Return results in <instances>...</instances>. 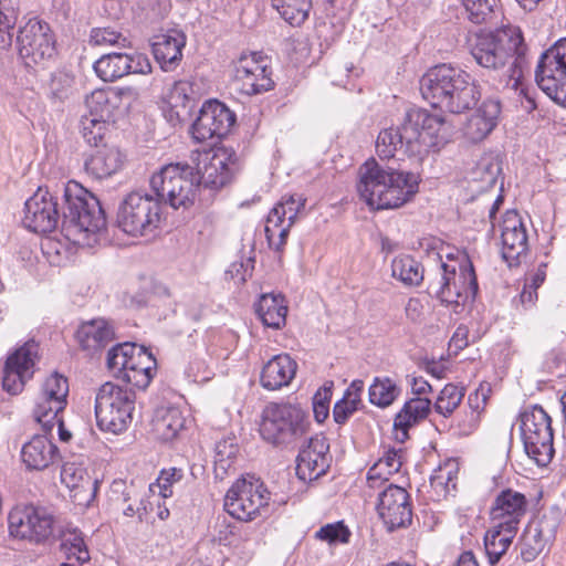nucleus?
Here are the masks:
<instances>
[{"mask_svg": "<svg viewBox=\"0 0 566 566\" xmlns=\"http://www.w3.org/2000/svg\"><path fill=\"white\" fill-rule=\"evenodd\" d=\"M448 143L446 120L427 109L409 108L400 125L382 129L376 140L380 161L368 158L358 169L357 191L375 210L399 208L419 190V177L390 161L399 149L408 156L422 157L439 151Z\"/></svg>", "mask_w": 566, "mask_h": 566, "instance_id": "f257e3e1", "label": "nucleus"}, {"mask_svg": "<svg viewBox=\"0 0 566 566\" xmlns=\"http://www.w3.org/2000/svg\"><path fill=\"white\" fill-rule=\"evenodd\" d=\"M420 92L433 107L452 114L472 109L482 96L468 72L447 63L434 65L422 75Z\"/></svg>", "mask_w": 566, "mask_h": 566, "instance_id": "f03ea898", "label": "nucleus"}, {"mask_svg": "<svg viewBox=\"0 0 566 566\" xmlns=\"http://www.w3.org/2000/svg\"><path fill=\"white\" fill-rule=\"evenodd\" d=\"M470 53L475 62L485 69L499 70L513 59L501 80L503 87L520 91V94L530 103L531 108L536 107L535 97L531 90L524 85V70L528 63L526 60L527 45L525 38H475Z\"/></svg>", "mask_w": 566, "mask_h": 566, "instance_id": "7ed1b4c3", "label": "nucleus"}, {"mask_svg": "<svg viewBox=\"0 0 566 566\" xmlns=\"http://www.w3.org/2000/svg\"><path fill=\"white\" fill-rule=\"evenodd\" d=\"M62 234L72 242H80L88 233L106 228L107 218L98 198L75 180L62 186Z\"/></svg>", "mask_w": 566, "mask_h": 566, "instance_id": "20e7f679", "label": "nucleus"}, {"mask_svg": "<svg viewBox=\"0 0 566 566\" xmlns=\"http://www.w3.org/2000/svg\"><path fill=\"white\" fill-rule=\"evenodd\" d=\"M308 413L297 403H269L262 413L260 434L269 443L287 448L307 433Z\"/></svg>", "mask_w": 566, "mask_h": 566, "instance_id": "39448f33", "label": "nucleus"}, {"mask_svg": "<svg viewBox=\"0 0 566 566\" xmlns=\"http://www.w3.org/2000/svg\"><path fill=\"white\" fill-rule=\"evenodd\" d=\"M196 182L199 199L206 203L213 200L216 193L231 184L241 170V158L232 147L222 146L212 155L198 154L196 159Z\"/></svg>", "mask_w": 566, "mask_h": 566, "instance_id": "423d86ee", "label": "nucleus"}, {"mask_svg": "<svg viewBox=\"0 0 566 566\" xmlns=\"http://www.w3.org/2000/svg\"><path fill=\"white\" fill-rule=\"evenodd\" d=\"M150 189L159 201L174 209L189 208L199 196L195 168L187 163H170L150 178Z\"/></svg>", "mask_w": 566, "mask_h": 566, "instance_id": "0eeeda50", "label": "nucleus"}, {"mask_svg": "<svg viewBox=\"0 0 566 566\" xmlns=\"http://www.w3.org/2000/svg\"><path fill=\"white\" fill-rule=\"evenodd\" d=\"M520 430L525 453L538 467H547L555 454L552 418L539 405L520 412Z\"/></svg>", "mask_w": 566, "mask_h": 566, "instance_id": "6e6552de", "label": "nucleus"}, {"mask_svg": "<svg viewBox=\"0 0 566 566\" xmlns=\"http://www.w3.org/2000/svg\"><path fill=\"white\" fill-rule=\"evenodd\" d=\"M455 277V266L441 262L438 275L428 283L427 292L442 305L454 306V312L458 313L457 307L464 306L469 300L473 302L479 292L475 270L468 256L460 264V280L463 289L458 286Z\"/></svg>", "mask_w": 566, "mask_h": 566, "instance_id": "1a4fd4ad", "label": "nucleus"}, {"mask_svg": "<svg viewBox=\"0 0 566 566\" xmlns=\"http://www.w3.org/2000/svg\"><path fill=\"white\" fill-rule=\"evenodd\" d=\"M136 394L111 381L103 384L95 397L96 423L102 431L120 433L132 421Z\"/></svg>", "mask_w": 566, "mask_h": 566, "instance_id": "9d476101", "label": "nucleus"}, {"mask_svg": "<svg viewBox=\"0 0 566 566\" xmlns=\"http://www.w3.org/2000/svg\"><path fill=\"white\" fill-rule=\"evenodd\" d=\"M161 202L157 196L132 191L119 201L116 226L125 233L137 237L153 233L160 222Z\"/></svg>", "mask_w": 566, "mask_h": 566, "instance_id": "9b49d317", "label": "nucleus"}, {"mask_svg": "<svg viewBox=\"0 0 566 566\" xmlns=\"http://www.w3.org/2000/svg\"><path fill=\"white\" fill-rule=\"evenodd\" d=\"M537 86L556 104L566 107V38L542 53L536 71Z\"/></svg>", "mask_w": 566, "mask_h": 566, "instance_id": "f8f14e48", "label": "nucleus"}, {"mask_svg": "<svg viewBox=\"0 0 566 566\" xmlns=\"http://www.w3.org/2000/svg\"><path fill=\"white\" fill-rule=\"evenodd\" d=\"M269 499L270 492L263 482L254 475H248L237 480L228 490L224 510L234 518L248 522L261 515Z\"/></svg>", "mask_w": 566, "mask_h": 566, "instance_id": "ddd939ff", "label": "nucleus"}, {"mask_svg": "<svg viewBox=\"0 0 566 566\" xmlns=\"http://www.w3.org/2000/svg\"><path fill=\"white\" fill-rule=\"evenodd\" d=\"M8 524L11 536L40 544L52 536L54 517L44 507L24 505L9 513Z\"/></svg>", "mask_w": 566, "mask_h": 566, "instance_id": "4468645a", "label": "nucleus"}, {"mask_svg": "<svg viewBox=\"0 0 566 566\" xmlns=\"http://www.w3.org/2000/svg\"><path fill=\"white\" fill-rule=\"evenodd\" d=\"M235 120V114L224 103L208 99L200 107L190 134L197 143L220 139L228 135Z\"/></svg>", "mask_w": 566, "mask_h": 566, "instance_id": "2eb2a0df", "label": "nucleus"}, {"mask_svg": "<svg viewBox=\"0 0 566 566\" xmlns=\"http://www.w3.org/2000/svg\"><path fill=\"white\" fill-rule=\"evenodd\" d=\"M22 222L34 233H49L62 227L61 205L48 189L39 187L24 203Z\"/></svg>", "mask_w": 566, "mask_h": 566, "instance_id": "dca6fc26", "label": "nucleus"}, {"mask_svg": "<svg viewBox=\"0 0 566 566\" xmlns=\"http://www.w3.org/2000/svg\"><path fill=\"white\" fill-rule=\"evenodd\" d=\"M377 512L389 532L407 527L412 521L409 493L399 485L388 484L379 493Z\"/></svg>", "mask_w": 566, "mask_h": 566, "instance_id": "f3484780", "label": "nucleus"}, {"mask_svg": "<svg viewBox=\"0 0 566 566\" xmlns=\"http://www.w3.org/2000/svg\"><path fill=\"white\" fill-rule=\"evenodd\" d=\"M331 467L329 443L322 434L307 440L296 457V475L302 481H315Z\"/></svg>", "mask_w": 566, "mask_h": 566, "instance_id": "a211bd4d", "label": "nucleus"}, {"mask_svg": "<svg viewBox=\"0 0 566 566\" xmlns=\"http://www.w3.org/2000/svg\"><path fill=\"white\" fill-rule=\"evenodd\" d=\"M39 357V344L29 339L8 356L2 377V388L11 395H18L25 385V374L34 366Z\"/></svg>", "mask_w": 566, "mask_h": 566, "instance_id": "6ab92c4d", "label": "nucleus"}, {"mask_svg": "<svg viewBox=\"0 0 566 566\" xmlns=\"http://www.w3.org/2000/svg\"><path fill=\"white\" fill-rule=\"evenodd\" d=\"M527 506L528 500L525 494L507 488L495 496L490 516L493 524H501L518 531V525L527 512Z\"/></svg>", "mask_w": 566, "mask_h": 566, "instance_id": "aec40b11", "label": "nucleus"}, {"mask_svg": "<svg viewBox=\"0 0 566 566\" xmlns=\"http://www.w3.org/2000/svg\"><path fill=\"white\" fill-rule=\"evenodd\" d=\"M135 94L132 87L101 88L93 91L85 99L88 117L114 124L124 97Z\"/></svg>", "mask_w": 566, "mask_h": 566, "instance_id": "412c9836", "label": "nucleus"}, {"mask_svg": "<svg viewBox=\"0 0 566 566\" xmlns=\"http://www.w3.org/2000/svg\"><path fill=\"white\" fill-rule=\"evenodd\" d=\"M431 406V400L424 397H413L403 403L394 419L397 441L403 443L409 439V430L429 416Z\"/></svg>", "mask_w": 566, "mask_h": 566, "instance_id": "4be33fe9", "label": "nucleus"}, {"mask_svg": "<svg viewBox=\"0 0 566 566\" xmlns=\"http://www.w3.org/2000/svg\"><path fill=\"white\" fill-rule=\"evenodd\" d=\"M502 104L499 98L488 97L471 116L467 134L473 142H480L489 136L499 124Z\"/></svg>", "mask_w": 566, "mask_h": 566, "instance_id": "5701e85b", "label": "nucleus"}, {"mask_svg": "<svg viewBox=\"0 0 566 566\" xmlns=\"http://www.w3.org/2000/svg\"><path fill=\"white\" fill-rule=\"evenodd\" d=\"M297 369L296 361L289 354L272 357L262 368L260 382L268 390H276L287 386Z\"/></svg>", "mask_w": 566, "mask_h": 566, "instance_id": "b1692460", "label": "nucleus"}, {"mask_svg": "<svg viewBox=\"0 0 566 566\" xmlns=\"http://www.w3.org/2000/svg\"><path fill=\"white\" fill-rule=\"evenodd\" d=\"M114 336L113 327L104 318L83 323L75 334L81 349L91 355L106 347L114 339Z\"/></svg>", "mask_w": 566, "mask_h": 566, "instance_id": "393cba45", "label": "nucleus"}, {"mask_svg": "<svg viewBox=\"0 0 566 566\" xmlns=\"http://www.w3.org/2000/svg\"><path fill=\"white\" fill-rule=\"evenodd\" d=\"M57 457V447L45 434H35L21 450L22 461L29 470H44Z\"/></svg>", "mask_w": 566, "mask_h": 566, "instance_id": "a878e982", "label": "nucleus"}, {"mask_svg": "<svg viewBox=\"0 0 566 566\" xmlns=\"http://www.w3.org/2000/svg\"><path fill=\"white\" fill-rule=\"evenodd\" d=\"M66 398L60 397V394L42 387V391L35 401L33 417L41 424L45 434L52 431L56 417L65 409L67 405Z\"/></svg>", "mask_w": 566, "mask_h": 566, "instance_id": "bb28decb", "label": "nucleus"}, {"mask_svg": "<svg viewBox=\"0 0 566 566\" xmlns=\"http://www.w3.org/2000/svg\"><path fill=\"white\" fill-rule=\"evenodd\" d=\"M122 154L113 146L103 144L84 163L85 170L95 179L108 178L122 167Z\"/></svg>", "mask_w": 566, "mask_h": 566, "instance_id": "cd10ccee", "label": "nucleus"}, {"mask_svg": "<svg viewBox=\"0 0 566 566\" xmlns=\"http://www.w3.org/2000/svg\"><path fill=\"white\" fill-rule=\"evenodd\" d=\"M20 57L25 66L44 63L56 55L53 38H15Z\"/></svg>", "mask_w": 566, "mask_h": 566, "instance_id": "c85d7f7f", "label": "nucleus"}, {"mask_svg": "<svg viewBox=\"0 0 566 566\" xmlns=\"http://www.w3.org/2000/svg\"><path fill=\"white\" fill-rule=\"evenodd\" d=\"M244 62H247V55L242 54L237 66V76L250 81L245 83L249 85L247 88L249 94H260L274 87V82L271 78L272 71L268 64H261V61L254 60L253 67H250L243 64Z\"/></svg>", "mask_w": 566, "mask_h": 566, "instance_id": "c756f323", "label": "nucleus"}, {"mask_svg": "<svg viewBox=\"0 0 566 566\" xmlns=\"http://www.w3.org/2000/svg\"><path fill=\"white\" fill-rule=\"evenodd\" d=\"M185 418L178 407L160 406L155 410L153 430L164 441H172L185 427Z\"/></svg>", "mask_w": 566, "mask_h": 566, "instance_id": "7c9ffc66", "label": "nucleus"}, {"mask_svg": "<svg viewBox=\"0 0 566 566\" xmlns=\"http://www.w3.org/2000/svg\"><path fill=\"white\" fill-rule=\"evenodd\" d=\"M255 313L264 326L275 329L285 324L287 306L281 294H262L254 304Z\"/></svg>", "mask_w": 566, "mask_h": 566, "instance_id": "2f4dec72", "label": "nucleus"}, {"mask_svg": "<svg viewBox=\"0 0 566 566\" xmlns=\"http://www.w3.org/2000/svg\"><path fill=\"white\" fill-rule=\"evenodd\" d=\"M517 530L493 524L484 535L485 554L491 566L496 565L511 546Z\"/></svg>", "mask_w": 566, "mask_h": 566, "instance_id": "473e14b6", "label": "nucleus"}, {"mask_svg": "<svg viewBox=\"0 0 566 566\" xmlns=\"http://www.w3.org/2000/svg\"><path fill=\"white\" fill-rule=\"evenodd\" d=\"M159 41L151 43L153 54L165 72L175 70L181 59L186 38H157Z\"/></svg>", "mask_w": 566, "mask_h": 566, "instance_id": "72a5a7b5", "label": "nucleus"}, {"mask_svg": "<svg viewBox=\"0 0 566 566\" xmlns=\"http://www.w3.org/2000/svg\"><path fill=\"white\" fill-rule=\"evenodd\" d=\"M128 51L109 52L94 63V70L103 81L114 82L128 74Z\"/></svg>", "mask_w": 566, "mask_h": 566, "instance_id": "f704fd0d", "label": "nucleus"}, {"mask_svg": "<svg viewBox=\"0 0 566 566\" xmlns=\"http://www.w3.org/2000/svg\"><path fill=\"white\" fill-rule=\"evenodd\" d=\"M502 258L509 266H517L521 259L526 256L528 251V238L526 229L515 231H502Z\"/></svg>", "mask_w": 566, "mask_h": 566, "instance_id": "c9c22d12", "label": "nucleus"}, {"mask_svg": "<svg viewBox=\"0 0 566 566\" xmlns=\"http://www.w3.org/2000/svg\"><path fill=\"white\" fill-rule=\"evenodd\" d=\"M197 93L193 83L187 80H180L174 83L167 102L179 118L190 115L196 102Z\"/></svg>", "mask_w": 566, "mask_h": 566, "instance_id": "e433bc0d", "label": "nucleus"}, {"mask_svg": "<svg viewBox=\"0 0 566 566\" xmlns=\"http://www.w3.org/2000/svg\"><path fill=\"white\" fill-rule=\"evenodd\" d=\"M391 275L406 286H418L423 281V266L411 255L402 254L392 260Z\"/></svg>", "mask_w": 566, "mask_h": 566, "instance_id": "4c0bfd02", "label": "nucleus"}, {"mask_svg": "<svg viewBox=\"0 0 566 566\" xmlns=\"http://www.w3.org/2000/svg\"><path fill=\"white\" fill-rule=\"evenodd\" d=\"M401 387L390 377H375L368 389L369 402L379 408L391 406L400 396Z\"/></svg>", "mask_w": 566, "mask_h": 566, "instance_id": "58836bf2", "label": "nucleus"}, {"mask_svg": "<svg viewBox=\"0 0 566 566\" xmlns=\"http://www.w3.org/2000/svg\"><path fill=\"white\" fill-rule=\"evenodd\" d=\"M74 76L66 71L57 70L50 74L45 83V94L52 104H62L73 92Z\"/></svg>", "mask_w": 566, "mask_h": 566, "instance_id": "ea45409f", "label": "nucleus"}, {"mask_svg": "<svg viewBox=\"0 0 566 566\" xmlns=\"http://www.w3.org/2000/svg\"><path fill=\"white\" fill-rule=\"evenodd\" d=\"M272 4L286 22L300 25L308 17L312 0H272Z\"/></svg>", "mask_w": 566, "mask_h": 566, "instance_id": "a19ab883", "label": "nucleus"}, {"mask_svg": "<svg viewBox=\"0 0 566 566\" xmlns=\"http://www.w3.org/2000/svg\"><path fill=\"white\" fill-rule=\"evenodd\" d=\"M562 520V509L558 505H552L544 509L531 525L538 531V534H541L539 537H546V541L554 542Z\"/></svg>", "mask_w": 566, "mask_h": 566, "instance_id": "79ce46f5", "label": "nucleus"}, {"mask_svg": "<svg viewBox=\"0 0 566 566\" xmlns=\"http://www.w3.org/2000/svg\"><path fill=\"white\" fill-rule=\"evenodd\" d=\"M61 481L71 490L93 489V494L97 490V480L92 479L85 469L75 467L74 463H66L61 470Z\"/></svg>", "mask_w": 566, "mask_h": 566, "instance_id": "37998d69", "label": "nucleus"}, {"mask_svg": "<svg viewBox=\"0 0 566 566\" xmlns=\"http://www.w3.org/2000/svg\"><path fill=\"white\" fill-rule=\"evenodd\" d=\"M142 359L143 361H138V366L132 370L122 373L118 379H122L126 384H130L138 389H146L154 377L157 361L156 358L142 357Z\"/></svg>", "mask_w": 566, "mask_h": 566, "instance_id": "c03bdc74", "label": "nucleus"}, {"mask_svg": "<svg viewBox=\"0 0 566 566\" xmlns=\"http://www.w3.org/2000/svg\"><path fill=\"white\" fill-rule=\"evenodd\" d=\"M464 397V388L454 384H447L440 391L433 408L443 417H449L460 406Z\"/></svg>", "mask_w": 566, "mask_h": 566, "instance_id": "a18cd8bd", "label": "nucleus"}, {"mask_svg": "<svg viewBox=\"0 0 566 566\" xmlns=\"http://www.w3.org/2000/svg\"><path fill=\"white\" fill-rule=\"evenodd\" d=\"M538 531L531 524L524 530L521 537V557L524 562L528 563L534 560L539 553L552 544V541H546V537H539Z\"/></svg>", "mask_w": 566, "mask_h": 566, "instance_id": "49530a36", "label": "nucleus"}, {"mask_svg": "<svg viewBox=\"0 0 566 566\" xmlns=\"http://www.w3.org/2000/svg\"><path fill=\"white\" fill-rule=\"evenodd\" d=\"M138 493L133 486H126L123 481L114 482L112 486V496L114 505L120 509L127 517L135 516L138 510H135Z\"/></svg>", "mask_w": 566, "mask_h": 566, "instance_id": "de8ad7c7", "label": "nucleus"}, {"mask_svg": "<svg viewBox=\"0 0 566 566\" xmlns=\"http://www.w3.org/2000/svg\"><path fill=\"white\" fill-rule=\"evenodd\" d=\"M502 172L501 161L497 155L485 154L475 164L473 175L488 186H494Z\"/></svg>", "mask_w": 566, "mask_h": 566, "instance_id": "09e8293b", "label": "nucleus"}, {"mask_svg": "<svg viewBox=\"0 0 566 566\" xmlns=\"http://www.w3.org/2000/svg\"><path fill=\"white\" fill-rule=\"evenodd\" d=\"M283 49L289 61L298 66L310 61L312 44L310 38H286L283 42Z\"/></svg>", "mask_w": 566, "mask_h": 566, "instance_id": "8fccbe9b", "label": "nucleus"}, {"mask_svg": "<svg viewBox=\"0 0 566 566\" xmlns=\"http://www.w3.org/2000/svg\"><path fill=\"white\" fill-rule=\"evenodd\" d=\"M468 19L475 24L492 20L497 0H462Z\"/></svg>", "mask_w": 566, "mask_h": 566, "instance_id": "3c124183", "label": "nucleus"}, {"mask_svg": "<svg viewBox=\"0 0 566 566\" xmlns=\"http://www.w3.org/2000/svg\"><path fill=\"white\" fill-rule=\"evenodd\" d=\"M108 43L112 46H118L119 49H129L128 74H147L151 72V64L149 62V59L145 54L130 49L128 38H112L109 39Z\"/></svg>", "mask_w": 566, "mask_h": 566, "instance_id": "603ef678", "label": "nucleus"}, {"mask_svg": "<svg viewBox=\"0 0 566 566\" xmlns=\"http://www.w3.org/2000/svg\"><path fill=\"white\" fill-rule=\"evenodd\" d=\"M61 546L69 559L75 558L80 564L87 563L91 559L84 537L77 530L70 532L63 538Z\"/></svg>", "mask_w": 566, "mask_h": 566, "instance_id": "864d4df0", "label": "nucleus"}, {"mask_svg": "<svg viewBox=\"0 0 566 566\" xmlns=\"http://www.w3.org/2000/svg\"><path fill=\"white\" fill-rule=\"evenodd\" d=\"M111 123L102 122L86 115L82 118V136L84 140L96 148L103 147L107 127Z\"/></svg>", "mask_w": 566, "mask_h": 566, "instance_id": "5fc2aeb1", "label": "nucleus"}, {"mask_svg": "<svg viewBox=\"0 0 566 566\" xmlns=\"http://www.w3.org/2000/svg\"><path fill=\"white\" fill-rule=\"evenodd\" d=\"M136 350V344L123 343L113 346L107 353V367L116 378H119L124 367V360H127L129 353Z\"/></svg>", "mask_w": 566, "mask_h": 566, "instance_id": "6e6d98bb", "label": "nucleus"}, {"mask_svg": "<svg viewBox=\"0 0 566 566\" xmlns=\"http://www.w3.org/2000/svg\"><path fill=\"white\" fill-rule=\"evenodd\" d=\"M350 535L352 533L349 528L344 524L343 521L326 524L316 532L317 538L328 542L329 544H346L349 542Z\"/></svg>", "mask_w": 566, "mask_h": 566, "instance_id": "4d7b16f0", "label": "nucleus"}, {"mask_svg": "<svg viewBox=\"0 0 566 566\" xmlns=\"http://www.w3.org/2000/svg\"><path fill=\"white\" fill-rule=\"evenodd\" d=\"M8 103L25 117H28V114L32 113L38 107V102L34 98V92L28 88L9 93Z\"/></svg>", "mask_w": 566, "mask_h": 566, "instance_id": "13d9d810", "label": "nucleus"}, {"mask_svg": "<svg viewBox=\"0 0 566 566\" xmlns=\"http://www.w3.org/2000/svg\"><path fill=\"white\" fill-rule=\"evenodd\" d=\"M286 223H287V216H285V211H284L282 205L276 203L271 209V211L266 218V224H265L264 232H265V239H266L268 243L273 242V238L276 234V230L280 227H284Z\"/></svg>", "mask_w": 566, "mask_h": 566, "instance_id": "bf43d9fd", "label": "nucleus"}, {"mask_svg": "<svg viewBox=\"0 0 566 566\" xmlns=\"http://www.w3.org/2000/svg\"><path fill=\"white\" fill-rule=\"evenodd\" d=\"M184 476L181 469L171 468L163 470L157 479V486L161 497L166 499L172 495V484L179 482Z\"/></svg>", "mask_w": 566, "mask_h": 566, "instance_id": "052dcab7", "label": "nucleus"}, {"mask_svg": "<svg viewBox=\"0 0 566 566\" xmlns=\"http://www.w3.org/2000/svg\"><path fill=\"white\" fill-rule=\"evenodd\" d=\"M332 397L331 387H324L323 392L318 390L313 397V412L318 423L325 421L329 415V401Z\"/></svg>", "mask_w": 566, "mask_h": 566, "instance_id": "680f3d73", "label": "nucleus"}, {"mask_svg": "<svg viewBox=\"0 0 566 566\" xmlns=\"http://www.w3.org/2000/svg\"><path fill=\"white\" fill-rule=\"evenodd\" d=\"M18 19V11L12 0H0V33L11 35Z\"/></svg>", "mask_w": 566, "mask_h": 566, "instance_id": "e2e57ef3", "label": "nucleus"}, {"mask_svg": "<svg viewBox=\"0 0 566 566\" xmlns=\"http://www.w3.org/2000/svg\"><path fill=\"white\" fill-rule=\"evenodd\" d=\"M305 202L306 199L296 195L284 196L277 202V205H282L290 226L295 223L298 213L305 208Z\"/></svg>", "mask_w": 566, "mask_h": 566, "instance_id": "0e129e2a", "label": "nucleus"}, {"mask_svg": "<svg viewBox=\"0 0 566 566\" xmlns=\"http://www.w3.org/2000/svg\"><path fill=\"white\" fill-rule=\"evenodd\" d=\"M360 407L356 402L343 397L334 405L333 419L337 424H345Z\"/></svg>", "mask_w": 566, "mask_h": 566, "instance_id": "69168bd1", "label": "nucleus"}, {"mask_svg": "<svg viewBox=\"0 0 566 566\" xmlns=\"http://www.w3.org/2000/svg\"><path fill=\"white\" fill-rule=\"evenodd\" d=\"M474 35H523V30L520 25L515 24L511 19L502 17L500 22H495V30H490L486 33L475 32Z\"/></svg>", "mask_w": 566, "mask_h": 566, "instance_id": "338daca9", "label": "nucleus"}, {"mask_svg": "<svg viewBox=\"0 0 566 566\" xmlns=\"http://www.w3.org/2000/svg\"><path fill=\"white\" fill-rule=\"evenodd\" d=\"M401 450H396L395 448L388 449L385 454L376 462L377 464H381V468L386 469L387 475H392L397 473L401 465Z\"/></svg>", "mask_w": 566, "mask_h": 566, "instance_id": "774afa93", "label": "nucleus"}]
</instances>
